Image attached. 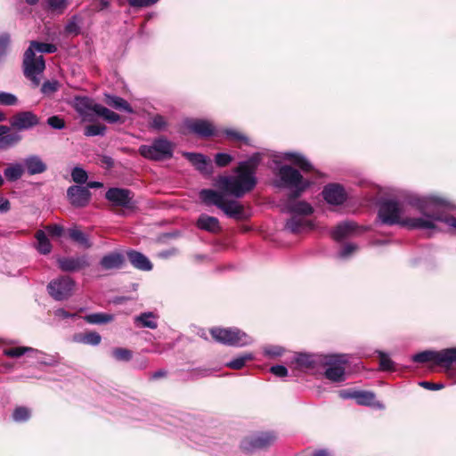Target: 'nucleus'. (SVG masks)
Returning <instances> with one entry per match:
<instances>
[{"label": "nucleus", "instance_id": "obj_31", "mask_svg": "<svg viewBox=\"0 0 456 456\" xmlns=\"http://www.w3.org/2000/svg\"><path fill=\"white\" fill-rule=\"evenodd\" d=\"M94 113L98 117L102 118L105 121H107L110 124L121 122L120 115L99 103L94 104Z\"/></svg>", "mask_w": 456, "mask_h": 456}, {"label": "nucleus", "instance_id": "obj_8", "mask_svg": "<svg viewBox=\"0 0 456 456\" xmlns=\"http://www.w3.org/2000/svg\"><path fill=\"white\" fill-rule=\"evenodd\" d=\"M173 151L172 142L163 137L155 139L150 145H141L138 149L139 153L143 158L154 161L171 158Z\"/></svg>", "mask_w": 456, "mask_h": 456}, {"label": "nucleus", "instance_id": "obj_2", "mask_svg": "<svg viewBox=\"0 0 456 456\" xmlns=\"http://www.w3.org/2000/svg\"><path fill=\"white\" fill-rule=\"evenodd\" d=\"M411 204L416 206L420 214H424V218L431 219L430 227L422 228L431 233L436 229V223H444L449 230L456 232V217L447 213L453 208V205L435 195H428L426 198H415L411 200Z\"/></svg>", "mask_w": 456, "mask_h": 456}, {"label": "nucleus", "instance_id": "obj_20", "mask_svg": "<svg viewBox=\"0 0 456 456\" xmlns=\"http://www.w3.org/2000/svg\"><path fill=\"white\" fill-rule=\"evenodd\" d=\"M94 104L88 97H76L74 99L73 107L84 120H93L92 113H94Z\"/></svg>", "mask_w": 456, "mask_h": 456}, {"label": "nucleus", "instance_id": "obj_62", "mask_svg": "<svg viewBox=\"0 0 456 456\" xmlns=\"http://www.w3.org/2000/svg\"><path fill=\"white\" fill-rule=\"evenodd\" d=\"M225 134L227 137L232 139V140H236V141H243V142H247V138L246 136H244L243 134H240L239 132L235 131V130H232V129H227L225 130Z\"/></svg>", "mask_w": 456, "mask_h": 456}, {"label": "nucleus", "instance_id": "obj_9", "mask_svg": "<svg viewBox=\"0 0 456 456\" xmlns=\"http://www.w3.org/2000/svg\"><path fill=\"white\" fill-rule=\"evenodd\" d=\"M415 362H427L434 361L436 364L450 368L456 364V347L443 349L440 351H423L412 356Z\"/></svg>", "mask_w": 456, "mask_h": 456}, {"label": "nucleus", "instance_id": "obj_48", "mask_svg": "<svg viewBox=\"0 0 456 456\" xmlns=\"http://www.w3.org/2000/svg\"><path fill=\"white\" fill-rule=\"evenodd\" d=\"M358 250V246L354 243H346L338 253L337 256L340 259H346L350 257L354 252Z\"/></svg>", "mask_w": 456, "mask_h": 456}, {"label": "nucleus", "instance_id": "obj_18", "mask_svg": "<svg viewBox=\"0 0 456 456\" xmlns=\"http://www.w3.org/2000/svg\"><path fill=\"white\" fill-rule=\"evenodd\" d=\"M67 197L72 206L83 208L89 203L91 192L86 187L72 185L67 191Z\"/></svg>", "mask_w": 456, "mask_h": 456}, {"label": "nucleus", "instance_id": "obj_25", "mask_svg": "<svg viewBox=\"0 0 456 456\" xmlns=\"http://www.w3.org/2000/svg\"><path fill=\"white\" fill-rule=\"evenodd\" d=\"M128 260L134 267L142 271H151L152 269V264L149 258L136 250H128L126 252Z\"/></svg>", "mask_w": 456, "mask_h": 456}, {"label": "nucleus", "instance_id": "obj_24", "mask_svg": "<svg viewBox=\"0 0 456 456\" xmlns=\"http://www.w3.org/2000/svg\"><path fill=\"white\" fill-rule=\"evenodd\" d=\"M285 229L292 233H300L312 229V224L304 216H293L285 224Z\"/></svg>", "mask_w": 456, "mask_h": 456}, {"label": "nucleus", "instance_id": "obj_3", "mask_svg": "<svg viewBox=\"0 0 456 456\" xmlns=\"http://www.w3.org/2000/svg\"><path fill=\"white\" fill-rule=\"evenodd\" d=\"M56 51V45L37 41H32L29 47L25 51L23 57L24 75L35 86H39L41 80L40 77L45 69L43 56H36V53H53Z\"/></svg>", "mask_w": 456, "mask_h": 456}, {"label": "nucleus", "instance_id": "obj_56", "mask_svg": "<svg viewBox=\"0 0 456 456\" xmlns=\"http://www.w3.org/2000/svg\"><path fill=\"white\" fill-rule=\"evenodd\" d=\"M232 160V157L227 153H217L215 156V162L218 167H224L228 166Z\"/></svg>", "mask_w": 456, "mask_h": 456}, {"label": "nucleus", "instance_id": "obj_28", "mask_svg": "<svg viewBox=\"0 0 456 456\" xmlns=\"http://www.w3.org/2000/svg\"><path fill=\"white\" fill-rule=\"evenodd\" d=\"M23 163L29 175L42 174L46 170V165L41 158L37 155L25 158Z\"/></svg>", "mask_w": 456, "mask_h": 456}, {"label": "nucleus", "instance_id": "obj_4", "mask_svg": "<svg viewBox=\"0 0 456 456\" xmlns=\"http://www.w3.org/2000/svg\"><path fill=\"white\" fill-rule=\"evenodd\" d=\"M235 173L234 175L220 177L218 183L222 191L239 199L254 189L256 177L251 172L240 169V167H237Z\"/></svg>", "mask_w": 456, "mask_h": 456}, {"label": "nucleus", "instance_id": "obj_29", "mask_svg": "<svg viewBox=\"0 0 456 456\" xmlns=\"http://www.w3.org/2000/svg\"><path fill=\"white\" fill-rule=\"evenodd\" d=\"M197 227L209 232H217L220 230L219 221L216 217L202 214L197 220Z\"/></svg>", "mask_w": 456, "mask_h": 456}, {"label": "nucleus", "instance_id": "obj_35", "mask_svg": "<svg viewBox=\"0 0 456 456\" xmlns=\"http://www.w3.org/2000/svg\"><path fill=\"white\" fill-rule=\"evenodd\" d=\"M69 235L72 240L79 244L80 246L88 248L92 246V243L84 232L77 228H71L69 230Z\"/></svg>", "mask_w": 456, "mask_h": 456}, {"label": "nucleus", "instance_id": "obj_57", "mask_svg": "<svg viewBox=\"0 0 456 456\" xmlns=\"http://www.w3.org/2000/svg\"><path fill=\"white\" fill-rule=\"evenodd\" d=\"M47 124L53 129L61 130L65 127L63 118L59 116H52L47 118Z\"/></svg>", "mask_w": 456, "mask_h": 456}, {"label": "nucleus", "instance_id": "obj_19", "mask_svg": "<svg viewBox=\"0 0 456 456\" xmlns=\"http://www.w3.org/2000/svg\"><path fill=\"white\" fill-rule=\"evenodd\" d=\"M360 227L356 223L352 221H345L338 224L331 232V237L336 241H341L346 238L352 237L358 233Z\"/></svg>", "mask_w": 456, "mask_h": 456}, {"label": "nucleus", "instance_id": "obj_42", "mask_svg": "<svg viewBox=\"0 0 456 456\" xmlns=\"http://www.w3.org/2000/svg\"><path fill=\"white\" fill-rule=\"evenodd\" d=\"M27 353L36 354H42L41 351L32 348V347H28V346L12 347V348H7L4 351V354L5 355H7L9 357H13V358L20 357Z\"/></svg>", "mask_w": 456, "mask_h": 456}, {"label": "nucleus", "instance_id": "obj_53", "mask_svg": "<svg viewBox=\"0 0 456 456\" xmlns=\"http://www.w3.org/2000/svg\"><path fill=\"white\" fill-rule=\"evenodd\" d=\"M167 126L166 118L161 115H155L151 121V127L161 131L164 130Z\"/></svg>", "mask_w": 456, "mask_h": 456}, {"label": "nucleus", "instance_id": "obj_10", "mask_svg": "<svg viewBox=\"0 0 456 456\" xmlns=\"http://www.w3.org/2000/svg\"><path fill=\"white\" fill-rule=\"evenodd\" d=\"M323 364L326 366L325 377L333 382L345 380V365L348 362L346 354H331L324 356Z\"/></svg>", "mask_w": 456, "mask_h": 456}, {"label": "nucleus", "instance_id": "obj_5", "mask_svg": "<svg viewBox=\"0 0 456 456\" xmlns=\"http://www.w3.org/2000/svg\"><path fill=\"white\" fill-rule=\"evenodd\" d=\"M225 192L212 189H203L200 191V198L208 206H216L227 216L237 220L244 218V208L237 200H228Z\"/></svg>", "mask_w": 456, "mask_h": 456}, {"label": "nucleus", "instance_id": "obj_6", "mask_svg": "<svg viewBox=\"0 0 456 456\" xmlns=\"http://www.w3.org/2000/svg\"><path fill=\"white\" fill-rule=\"evenodd\" d=\"M277 175L276 186L289 189L293 199L300 197L311 185V182L305 179L299 171L288 165L280 167Z\"/></svg>", "mask_w": 456, "mask_h": 456}, {"label": "nucleus", "instance_id": "obj_55", "mask_svg": "<svg viewBox=\"0 0 456 456\" xmlns=\"http://www.w3.org/2000/svg\"><path fill=\"white\" fill-rule=\"evenodd\" d=\"M67 7V0H49L48 8L53 12H62Z\"/></svg>", "mask_w": 456, "mask_h": 456}, {"label": "nucleus", "instance_id": "obj_7", "mask_svg": "<svg viewBox=\"0 0 456 456\" xmlns=\"http://www.w3.org/2000/svg\"><path fill=\"white\" fill-rule=\"evenodd\" d=\"M215 341L231 346L242 347L250 345L253 338L237 328H219L210 330Z\"/></svg>", "mask_w": 456, "mask_h": 456}, {"label": "nucleus", "instance_id": "obj_50", "mask_svg": "<svg viewBox=\"0 0 456 456\" xmlns=\"http://www.w3.org/2000/svg\"><path fill=\"white\" fill-rule=\"evenodd\" d=\"M72 180L77 183H85L87 180V173L82 167H75L71 171Z\"/></svg>", "mask_w": 456, "mask_h": 456}, {"label": "nucleus", "instance_id": "obj_11", "mask_svg": "<svg viewBox=\"0 0 456 456\" xmlns=\"http://www.w3.org/2000/svg\"><path fill=\"white\" fill-rule=\"evenodd\" d=\"M75 281L69 276L53 280L47 286L48 293L55 300L61 301L69 297L73 292Z\"/></svg>", "mask_w": 456, "mask_h": 456}, {"label": "nucleus", "instance_id": "obj_36", "mask_svg": "<svg viewBox=\"0 0 456 456\" xmlns=\"http://www.w3.org/2000/svg\"><path fill=\"white\" fill-rule=\"evenodd\" d=\"M295 362L301 367H314L321 362V356L309 354H297L295 356Z\"/></svg>", "mask_w": 456, "mask_h": 456}, {"label": "nucleus", "instance_id": "obj_39", "mask_svg": "<svg viewBox=\"0 0 456 456\" xmlns=\"http://www.w3.org/2000/svg\"><path fill=\"white\" fill-rule=\"evenodd\" d=\"M36 239L37 241V248L41 254H49L52 250V244L47 239L44 231L39 230L36 233Z\"/></svg>", "mask_w": 456, "mask_h": 456}, {"label": "nucleus", "instance_id": "obj_15", "mask_svg": "<svg viewBox=\"0 0 456 456\" xmlns=\"http://www.w3.org/2000/svg\"><path fill=\"white\" fill-rule=\"evenodd\" d=\"M57 264L59 268L63 272H78L90 265L87 256L58 257Z\"/></svg>", "mask_w": 456, "mask_h": 456}, {"label": "nucleus", "instance_id": "obj_30", "mask_svg": "<svg viewBox=\"0 0 456 456\" xmlns=\"http://www.w3.org/2000/svg\"><path fill=\"white\" fill-rule=\"evenodd\" d=\"M355 401L360 405L372 406L380 410L384 409V404L376 401L375 394L370 391H358Z\"/></svg>", "mask_w": 456, "mask_h": 456}, {"label": "nucleus", "instance_id": "obj_1", "mask_svg": "<svg viewBox=\"0 0 456 456\" xmlns=\"http://www.w3.org/2000/svg\"><path fill=\"white\" fill-rule=\"evenodd\" d=\"M427 196L411 195L403 201L399 202L394 200H385L379 204V218L384 224H399L409 229H419L430 227L432 222L429 218H424V214L419 217L410 216L411 210L415 209L419 212L416 206L411 204V200L415 198H426Z\"/></svg>", "mask_w": 456, "mask_h": 456}, {"label": "nucleus", "instance_id": "obj_12", "mask_svg": "<svg viewBox=\"0 0 456 456\" xmlns=\"http://www.w3.org/2000/svg\"><path fill=\"white\" fill-rule=\"evenodd\" d=\"M105 197L115 207L133 208L134 205V194L127 189L110 188L107 191Z\"/></svg>", "mask_w": 456, "mask_h": 456}, {"label": "nucleus", "instance_id": "obj_13", "mask_svg": "<svg viewBox=\"0 0 456 456\" xmlns=\"http://www.w3.org/2000/svg\"><path fill=\"white\" fill-rule=\"evenodd\" d=\"M39 118L30 110L17 112L11 119L12 128L19 131L29 130L39 124Z\"/></svg>", "mask_w": 456, "mask_h": 456}, {"label": "nucleus", "instance_id": "obj_34", "mask_svg": "<svg viewBox=\"0 0 456 456\" xmlns=\"http://www.w3.org/2000/svg\"><path fill=\"white\" fill-rule=\"evenodd\" d=\"M22 136L18 132L7 133L0 136V151L7 150L18 144Z\"/></svg>", "mask_w": 456, "mask_h": 456}, {"label": "nucleus", "instance_id": "obj_52", "mask_svg": "<svg viewBox=\"0 0 456 456\" xmlns=\"http://www.w3.org/2000/svg\"><path fill=\"white\" fill-rule=\"evenodd\" d=\"M379 365L382 370H392L394 369V362L385 353L379 352Z\"/></svg>", "mask_w": 456, "mask_h": 456}, {"label": "nucleus", "instance_id": "obj_16", "mask_svg": "<svg viewBox=\"0 0 456 456\" xmlns=\"http://www.w3.org/2000/svg\"><path fill=\"white\" fill-rule=\"evenodd\" d=\"M275 440L273 433H259L246 438L241 446L246 451L263 449L272 444Z\"/></svg>", "mask_w": 456, "mask_h": 456}, {"label": "nucleus", "instance_id": "obj_46", "mask_svg": "<svg viewBox=\"0 0 456 456\" xmlns=\"http://www.w3.org/2000/svg\"><path fill=\"white\" fill-rule=\"evenodd\" d=\"M112 356L119 362H128L132 358V352L129 349L117 347L112 350Z\"/></svg>", "mask_w": 456, "mask_h": 456}, {"label": "nucleus", "instance_id": "obj_38", "mask_svg": "<svg viewBox=\"0 0 456 456\" xmlns=\"http://www.w3.org/2000/svg\"><path fill=\"white\" fill-rule=\"evenodd\" d=\"M253 359V354L244 353L233 358L232 360L227 362L225 363V366L232 370H240L245 366L247 362L251 361Z\"/></svg>", "mask_w": 456, "mask_h": 456}, {"label": "nucleus", "instance_id": "obj_33", "mask_svg": "<svg viewBox=\"0 0 456 456\" xmlns=\"http://www.w3.org/2000/svg\"><path fill=\"white\" fill-rule=\"evenodd\" d=\"M74 341L85 345L98 346L102 341V337L95 331H91L84 334H77L74 336Z\"/></svg>", "mask_w": 456, "mask_h": 456}, {"label": "nucleus", "instance_id": "obj_63", "mask_svg": "<svg viewBox=\"0 0 456 456\" xmlns=\"http://www.w3.org/2000/svg\"><path fill=\"white\" fill-rule=\"evenodd\" d=\"M419 386L429 390H439L444 387V385L442 383H432L428 381H421L419 382Z\"/></svg>", "mask_w": 456, "mask_h": 456}, {"label": "nucleus", "instance_id": "obj_37", "mask_svg": "<svg viewBox=\"0 0 456 456\" xmlns=\"http://www.w3.org/2000/svg\"><path fill=\"white\" fill-rule=\"evenodd\" d=\"M84 319L90 324H104L112 322L114 315L106 313H95L86 315Z\"/></svg>", "mask_w": 456, "mask_h": 456}, {"label": "nucleus", "instance_id": "obj_17", "mask_svg": "<svg viewBox=\"0 0 456 456\" xmlns=\"http://www.w3.org/2000/svg\"><path fill=\"white\" fill-rule=\"evenodd\" d=\"M183 124L190 132L200 137H209L216 134L213 124L205 119H186Z\"/></svg>", "mask_w": 456, "mask_h": 456}, {"label": "nucleus", "instance_id": "obj_54", "mask_svg": "<svg viewBox=\"0 0 456 456\" xmlns=\"http://www.w3.org/2000/svg\"><path fill=\"white\" fill-rule=\"evenodd\" d=\"M59 82L56 80L45 81L43 83L41 92L44 94H51L59 89Z\"/></svg>", "mask_w": 456, "mask_h": 456}, {"label": "nucleus", "instance_id": "obj_64", "mask_svg": "<svg viewBox=\"0 0 456 456\" xmlns=\"http://www.w3.org/2000/svg\"><path fill=\"white\" fill-rule=\"evenodd\" d=\"M358 391L355 390H341L339 392V396L343 399H356V394Z\"/></svg>", "mask_w": 456, "mask_h": 456}, {"label": "nucleus", "instance_id": "obj_27", "mask_svg": "<svg viewBox=\"0 0 456 456\" xmlns=\"http://www.w3.org/2000/svg\"><path fill=\"white\" fill-rule=\"evenodd\" d=\"M124 256L119 252H112L102 256L100 265L103 270L119 269L124 264Z\"/></svg>", "mask_w": 456, "mask_h": 456}, {"label": "nucleus", "instance_id": "obj_59", "mask_svg": "<svg viewBox=\"0 0 456 456\" xmlns=\"http://www.w3.org/2000/svg\"><path fill=\"white\" fill-rule=\"evenodd\" d=\"M159 0H127L128 4L132 7H148L155 4Z\"/></svg>", "mask_w": 456, "mask_h": 456}, {"label": "nucleus", "instance_id": "obj_61", "mask_svg": "<svg viewBox=\"0 0 456 456\" xmlns=\"http://www.w3.org/2000/svg\"><path fill=\"white\" fill-rule=\"evenodd\" d=\"M46 231L52 236L60 237L63 233V227L59 224H52L46 227Z\"/></svg>", "mask_w": 456, "mask_h": 456}, {"label": "nucleus", "instance_id": "obj_44", "mask_svg": "<svg viewBox=\"0 0 456 456\" xmlns=\"http://www.w3.org/2000/svg\"><path fill=\"white\" fill-rule=\"evenodd\" d=\"M42 354H32L33 357L37 358L38 362L44 365L54 366L60 362V355L55 354L53 355H48L41 351Z\"/></svg>", "mask_w": 456, "mask_h": 456}, {"label": "nucleus", "instance_id": "obj_47", "mask_svg": "<svg viewBox=\"0 0 456 456\" xmlns=\"http://www.w3.org/2000/svg\"><path fill=\"white\" fill-rule=\"evenodd\" d=\"M19 102L17 96L12 93L0 92L1 106H15Z\"/></svg>", "mask_w": 456, "mask_h": 456}, {"label": "nucleus", "instance_id": "obj_51", "mask_svg": "<svg viewBox=\"0 0 456 456\" xmlns=\"http://www.w3.org/2000/svg\"><path fill=\"white\" fill-rule=\"evenodd\" d=\"M30 417V411L26 407H18L12 413V418L17 422L26 421Z\"/></svg>", "mask_w": 456, "mask_h": 456}, {"label": "nucleus", "instance_id": "obj_14", "mask_svg": "<svg viewBox=\"0 0 456 456\" xmlns=\"http://www.w3.org/2000/svg\"><path fill=\"white\" fill-rule=\"evenodd\" d=\"M322 197L324 200L332 206L342 205L347 198L344 187L338 183H329L322 190Z\"/></svg>", "mask_w": 456, "mask_h": 456}, {"label": "nucleus", "instance_id": "obj_49", "mask_svg": "<svg viewBox=\"0 0 456 456\" xmlns=\"http://www.w3.org/2000/svg\"><path fill=\"white\" fill-rule=\"evenodd\" d=\"M11 45V36L8 33L0 35V61L7 54Z\"/></svg>", "mask_w": 456, "mask_h": 456}, {"label": "nucleus", "instance_id": "obj_26", "mask_svg": "<svg viewBox=\"0 0 456 456\" xmlns=\"http://www.w3.org/2000/svg\"><path fill=\"white\" fill-rule=\"evenodd\" d=\"M104 102L110 108L117 110L124 111L128 114L134 113L132 106L122 97L110 94H104Z\"/></svg>", "mask_w": 456, "mask_h": 456}, {"label": "nucleus", "instance_id": "obj_41", "mask_svg": "<svg viewBox=\"0 0 456 456\" xmlns=\"http://www.w3.org/2000/svg\"><path fill=\"white\" fill-rule=\"evenodd\" d=\"M261 161V154L260 153H255L253 154L248 159L241 161L239 163V166L240 169L247 170L248 172H251L256 175V170Z\"/></svg>", "mask_w": 456, "mask_h": 456}, {"label": "nucleus", "instance_id": "obj_21", "mask_svg": "<svg viewBox=\"0 0 456 456\" xmlns=\"http://www.w3.org/2000/svg\"><path fill=\"white\" fill-rule=\"evenodd\" d=\"M183 155L201 173L212 172L211 160L205 155L193 152H183Z\"/></svg>", "mask_w": 456, "mask_h": 456}, {"label": "nucleus", "instance_id": "obj_58", "mask_svg": "<svg viewBox=\"0 0 456 456\" xmlns=\"http://www.w3.org/2000/svg\"><path fill=\"white\" fill-rule=\"evenodd\" d=\"M264 353L270 357H277L282 354L283 349L279 346H269L265 347Z\"/></svg>", "mask_w": 456, "mask_h": 456}, {"label": "nucleus", "instance_id": "obj_60", "mask_svg": "<svg viewBox=\"0 0 456 456\" xmlns=\"http://www.w3.org/2000/svg\"><path fill=\"white\" fill-rule=\"evenodd\" d=\"M270 371L276 377H280V378L285 377L288 374V370L283 365L272 366L270 369Z\"/></svg>", "mask_w": 456, "mask_h": 456}, {"label": "nucleus", "instance_id": "obj_23", "mask_svg": "<svg viewBox=\"0 0 456 456\" xmlns=\"http://www.w3.org/2000/svg\"><path fill=\"white\" fill-rule=\"evenodd\" d=\"M281 158L285 160L292 162L298 167L303 172H309L314 169L311 162L301 153L294 151H286L282 153Z\"/></svg>", "mask_w": 456, "mask_h": 456}, {"label": "nucleus", "instance_id": "obj_32", "mask_svg": "<svg viewBox=\"0 0 456 456\" xmlns=\"http://www.w3.org/2000/svg\"><path fill=\"white\" fill-rule=\"evenodd\" d=\"M158 316L152 312H145L134 317V323L143 328L155 330L158 327Z\"/></svg>", "mask_w": 456, "mask_h": 456}, {"label": "nucleus", "instance_id": "obj_40", "mask_svg": "<svg viewBox=\"0 0 456 456\" xmlns=\"http://www.w3.org/2000/svg\"><path fill=\"white\" fill-rule=\"evenodd\" d=\"M23 173V166L20 163L12 164L4 171L6 179L12 182L20 179L22 176Z\"/></svg>", "mask_w": 456, "mask_h": 456}, {"label": "nucleus", "instance_id": "obj_43", "mask_svg": "<svg viewBox=\"0 0 456 456\" xmlns=\"http://www.w3.org/2000/svg\"><path fill=\"white\" fill-rule=\"evenodd\" d=\"M82 19L78 15H73L65 26V32L69 35H78L80 33Z\"/></svg>", "mask_w": 456, "mask_h": 456}, {"label": "nucleus", "instance_id": "obj_22", "mask_svg": "<svg viewBox=\"0 0 456 456\" xmlns=\"http://www.w3.org/2000/svg\"><path fill=\"white\" fill-rule=\"evenodd\" d=\"M296 199H293L289 195V200L285 205V209L287 212L294 214V216H308L313 213L312 206L305 201H296Z\"/></svg>", "mask_w": 456, "mask_h": 456}, {"label": "nucleus", "instance_id": "obj_45", "mask_svg": "<svg viewBox=\"0 0 456 456\" xmlns=\"http://www.w3.org/2000/svg\"><path fill=\"white\" fill-rule=\"evenodd\" d=\"M106 126L104 125L94 124L89 125L85 127V135L86 136H96V135H104L106 132Z\"/></svg>", "mask_w": 456, "mask_h": 456}]
</instances>
